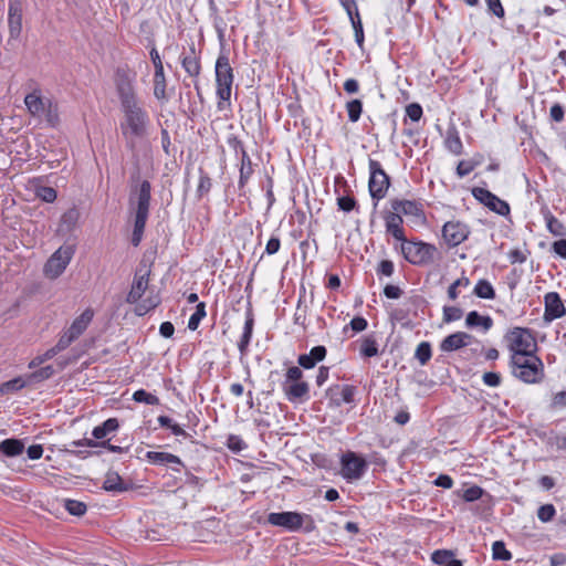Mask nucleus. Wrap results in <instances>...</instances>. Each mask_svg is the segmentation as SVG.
Instances as JSON below:
<instances>
[{
  "mask_svg": "<svg viewBox=\"0 0 566 566\" xmlns=\"http://www.w3.org/2000/svg\"><path fill=\"white\" fill-rule=\"evenodd\" d=\"M482 379H483L484 385H486L489 387H497L501 384L500 374L493 373V371L484 373Z\"/></svg>",
  "mask_w": 566,
  "mask_h": 566,
  "instance_id": "obj_60",
  "label": "nucleus"
},
{
  "mask_svg": "<svg viewBox=\"0 0 566 566\" xmlns=\"http://www.w3.org/2000/svg\"><path fill=\"white\" fill-rule=\"evenodd\" d=\"M545 220H546V224H547V229L548 231L556 235V237H563L565 234V227L563 226V223L557 219L555 218L553 214L548 213L546 217H545Z\"/></svg>",
  "mask_w": 566,
  "mask_h": 566,
  "instance_id": "obj_43",
  "label": "nucleus"
},
{
  "mask_svg": "<svg viewBox=\"0 0 566 566\" xmlns=\"http://www.w3.org/2000/svg\"><path fill=\"white\" fill-rule=\"evenodd\" d=\"M206 316V304L203 302L199 303L196 307L195 313L190 316L188 321V328L190 331H196L201 322V319Z\"/></svg>",
  "mask_w": 566,
  "mask_h": 566,
  "instance_id": "obj_44",
  "label": "nucleus"
},
{
  "mask_svg": "<svg viewBox=\"0 0 566 566\" xmlns=\"http://www.w3.org/2000/svg\"><path fill=\"white\" fill-rule=\"evenodd\" d=\"M482 494H483V490L478 485H473V486L464 490L462 497L467 502H474V501L479 500L482 496Z\"/></svg>",
  "mask_w": 566,
  "mask_h": 566,
  "instance_id": "obj_56",
  "label": "nucleus"
},
{
  "mask_svg": "<svg viewBox=\"0 0 566 566\" xmlns=\"http://www.w3.org/2000/svg\"><path fill=\"white\" fill-rule=\"evenodd\" d=\"M402 222V217L395 211L385 216L386 231L401 243L406 240Z\"/></svg>",
  "mask_w": 566,
  "mask_h": 566,
  "instance_id": "obj_21",
  "label": "nucleus"
},
{
  "mask_svg": "<svg viewBox=\"0 0 566 566\" xmlns=\"http://www.w3.org/2000/svg\"><path fill=\"white\" fill-rule=\"evenodd\" d=\"M181 65L189 76L198 77L200 75V57L196 52L195 45H191L189 53L181 57Z\"/></svg>",
  "mask_w": 566,
  "mask_h": 566,
  "instance_id": "obj_23",
  "label": "nucleus"
},
{
  "mask_svg": "<svg viewBox=\"0 0 566 566\" xmlns=\"http://www.w3.org/2000/svg\"><path fill=\"white\" fill-rule=\"evenodd\" d=\"M506 340L509 343L511 355L516 353H534L536 347V343L532 333L528 329L522 327L513 328L506 335Z\"/></svg>",
  "mask_w": 566,
  "mask_h": 566,
  "instance_id": "obj_10",
  "label": "nucleus"
},
{
  "mask_svg": "<svg viewBox=\"0 0 566 566\" xmlns=\"http://www.w3.org/2000/svg\"><path fill=\"white\" fill-rule=\"evenodd\" d=\"M78 219V211L76 209H70L61 217L60 229L71 231Z\"/></svg>",
  "mask_w": 566,
  "mask_h": 566,
  "instance_id": "obj_36",
  "label": "nucleus"
},
{
  "mask_svg": "<svg viewBox=\"0 0 566 566\" xmlns=\"http://www.w3.org/2000/svg\"><path fill=\"white\" fill-rule=\"evenodd\" d=\"M36 196L45 202H53L56 199V191L52 187H40Z\"/></svg>",
  "mask_w": 566,
  "mask_h": 566,
  "instance_id": "obj_57",
  "label": "nucleus"
},
{
  "mask_svg": "<svg viewBox=\"0 0 566 566\" xmlns=\"http://www.w3.org/2000/svg\"><path fill=\"white\" fill-rule=\"evenodd\" d=\"M489 10L497 18H503L505 12L501 0H485Z\"/></svg>",
  "mask_w": 566,
  "mask_h": 566,
  "instance_id": "obj_61",
  "label": "nucleus"
},
{
  "mask_svg": "<svg viewBox=\"0 0 566 566\" xmlns=\"http://www.w3.org/2000/svg\"><path fill=\"white\" fill-rule=\"evenodd\" d=\"M42 117L45 119L49 126L55 127L60 120L57 104L51 101L48 107L44 109V115Z\"/></svg>",
  "mask_w": 566,
  "mask_h": 566,
  "instance_id": "obj_42",
  "label": "nucleus"
},
{
  "mask_svg": "<svg viewBox=\"0 0 566 566\" xmlns=\"http://www.w3.org/2000/svg\"><path fill=\"white\" fill-rule=\"evenodd\" d=\"M147 219L148 218L135 217L132 235V243L135 247H137L142 241Z\"/></svg>",
  "mask_w": 566,
  "mask_h": 566,
  "instance_id": "obj_41",
  "label": "nucleus"
},
{
  "mask_svg": "<svg viewBox=\"0 0 566 566\" xmlns=\"http://www.w3.org/2000/svg\"><path fill=\"white\" fill-rule=\"evenodd\" d=\"M64 507L70 514L75 516H81L86 512V505L76 500H65Z\"/></svg>",
  "mask_w": 566,
  "mask_h": 566,
  "instance_id": "obj_48",
  "label": "nucleus"
},
{
  "mask_svg": "<svg viewBox=\"0 0 566 566\" xmlns=\"http://www.w3.org/2000/svg\"><path fill=\"white\" fill-rule=\"evenodd\" d=\"M157 421L161 427L170 429L175 436H187L186 431L167 416H159Z\"/></svg>",
  "mask_w": 566,
  "mask_h": 566,
  "instance_id": "obj_46",
  "label": "nucleus"
},
{
  "mask_svg": "<svg viewBox=\"0 0 566 566\" xmlns=\"http://www.w3.org/2000/svg\"><path fill=\"white\" fill-rule=\"evenodd\" d=\"M493 557L495 559H500V560H510L512 555L505 548V546H504V544L502 542H495L493 544Z\"/></svg>",
  "mask_w": 566,
  "mask_h": 566,
  "instance_id": "obj_50",
  "label": "nucleus"
},
{
  "mask_svg": "<svg viewBox=\"0 0 566 566\" xmlns=\"http://www.w3.org/2000/svg\"><path fill=\"white\" fill-rule=\"evenodd\" d=\"M555 513H556V511H555L554 505L545 504L538 509L537 517L539 521L546 523V522H549L554 517Z\"/></svg>",
  "mask_w": 566,
  "mask_h": 566,
  "instance_id": "obj_51",
  "label": "nucleus"
},
{
  "mask_svg": "<svg viewBox=\"0 0 566 566\" xmlns=\"http://www.w3.org/2000/svg\"><path fill=\"white\" fill-rule=\"evenodd\" d=\"M154 95L158 99L166 98V77L165 72L155 71L154 75Z\"/></svg>",
  "mask_w": 566,
  "mask_h": 566,
  "instance_id": "obj_34",
  "label": "nucleus"
},
{
  "mask_svg": "<svg viewBox=\"0 0 566 566\" xmlns=\"http://www.w3.org/2000/svg\"><path fill=\"white\" fill-rule=\"evenodd\" d=\"M303 371L296 367H290L285 374V380L282 384L283 391L290 401H296L308 396V384L302 381Z\"/></svg>",
  "mask_w": 566,
  "mask_h": 566,
  "instance_id": "obj_7",
  "label": "nucleus"
},
{
  "mask_svg": "<svg viewBox=\"0 0 566 566\" xmlns=\"http://www.w3.org/2000/svg\"><path fill=\"white\" fill-rule=\"evenodd\" d=\"M252 163L245 150H242L241 167H240V185H243L252 175Z\"/></svg>",
  "mask_w": 566,
  "mask_h": 566,
  "instance_id": "obj_40",
  "label": "nucleus"
},
{
  "mask_svg": "<svg viewBox=\"0 0 566 566\" xmlns=\"http://www.w3.org/2000/svg\"><path fill=\"white\" fill-rule=\"evenodd\" d=\"M56 355V353L54 352L53 348H50L48 349L44 354L42 355H39L36 357H34L30 363H29V368H36L38 366L42 365L43 363L52 359L54 356Z\"/></svg>",
  "mask_w": 566,
  "mask_h": 566,
  "instance_id": "obj_55",
  "label": "nucleus"
},
{
  "mask_svg": "<svg viewBox=\"0 0 566 566\" xmlns=\"http://www.w3.org/2000/svg\"><path fill=\"white\" fill-rule=\"evenodd\" d=\"M115 82L123 114L119 123L120 133L125 139L126 147L135 151L138 144L148 136L149 116L136 96L134 88L135 74L130 71L118 69Z\"/></svg>",
  "mask_w": 566,
  "mask_h": 566,
  "instance_id": "obj_1",
  "label": "nucleus"
},
{
  "mask_svg": "<svg viewBox=\"0 0 566 566\" xmlns=\"http://www.w3.org/2000/svg\"><path fill=\"white\" fill-rule=\"evenodd\" d=\"M465 325L469 328L481 327L484 332H488L493 326V319L489 315L483 316L476 311H471L467 315Z\"/></svg>",
  "mask_w": 566,
  "mask_h": 566,
  "instance_id": "obj_27",
  "label": "nucleus"
},
{
  "mask_svg": "<svg viewBox=\"0 0 566 566\" xmlns=\"http://www.w3.org/2000/svg\"><path fill=\"white\" fill-rule=\"evenodd\" d=\"M462 314V310L459 307L446 306L443 308V319L447 323L460 319Z\"/></svg>",
  "mask_w": 566,
  "mask_h": 566,
  "instance_id": "obj_54",
  "label": "nucleus"
},
{
  "mask_svg": "<svg viewBox=\"0 0 566 566\" xmlns=\"http://www.w3.org/2000/svg\"><path fill=\"white\" fill-rule=\"evenodd\" d=\"M342 476L347 481L359 480L367 470V462L355 452L348 451L342 455Z\"/></svg>",
  "mask_w": 566,
  "mask_h": 566,
  "instance_id": "obj_11",
  "label": "nucleus"
},
{
  "mask_svg": "<svg viewBox=\"0 0 566 566\" xmlns=\"http://www.w3.org/2000/svg\"><path fill=\"white\" fill-rule=\"evenodd\" d=\"M227 447L233 452H241L247 448V443L241 437L230 434L227 439Z\"/></svg>",
  "mask_w": 566,
  "mask_h": 566,
  "instance_id": "obj_49",
  "label": "nucleus"
},
{
  "mask_svg": "<svg viewBox=\"0 0 566 566\" xmlns=\"http://www.w3.org/2000/svg\"><path fill=\"white\" fill-rule=\"evenodd\" d=\"M211 179L207 174L201 172L199 177V184L197 187V193L199 197L207 195L211 189Z\"/></svg>",
  "mask_w": 566,
  "mask_h": 566,
  "instance_id": "obj_52",
  "label": "nucleus"
},
{
  "mask_svg": "<svg viewBox=\"0 0 566 566\" xmlns=\"http://www.w3.org/2000/svg\"><path fill=\"white\" fill-rule=\"evenodd\" d=\"M447 146L453 153L459 155L462 150V143L457 134H450L447 138Z\"/></svg>",
  "mask_w": 566,
  "mask_h": 566,
  "instance_id": "obj_58",
  "label": "nucleus"
},
{
  "mask_svg": "<svg viewBox=\"0 0 566 566\" xmlns=\"http://www.w3.org/2000/svg\"><path fill=\"white\" fill-rule=\"evenodd\" d=\"M23 0H9L8 25L12 39H18L22 31Z\"/></svg>",
  "mask_w": 566,
  "mask_h": 566,
  "instance_id": "obj_15",
  "label": "nucleus"
},
{
  "mask_svg": "<svg viewBox=\"0 0 566 566\" xmlns=\"http://www.w3.org/2000/svg\"><path fill=\"white\" fill-rule=\"evenodd\" d=\"M474 340V337L465 332H457L447 336L440 343L442 352H454L465 346H469Z\"/></svg>",
  "mask_w": 566,
  "mask_h": 566,
  "instance_id": "obj_18",
  "label": "nucleus"
},
{
  "mask_svg": "<svg viewBox=\"0 0 566 566\" xmlns=\"http://www.w3.org/2000/svg\"><path fill=\"white\" fill-rule=\"evenodd\" d=\"M346 111L348 114V119L352 123L358 122L363 112V103L360 99H352L346 104Z\"/></svg>",
  "mask_w": 566,
  "mask_h": 566,
  "instance_id": "obj_39",
  "label": "nucleus"
},
{
  "mask_svg": "<svg viewBox=\"0 0 566 566\" xmlns=\"http://www.w3.org/2000/svg\"><path fill=\"white\" fill-rule=\"evenodd\" d=\"M431 345L428 342H421L415 352V358L421 366H424L431 358Z\"/></svg>",
  "mask_w": 566,
  "mask_h": 566,
  "instance_id": "obj_37",
  "label": "nucleus"
},
{
  "mask_svg": "<svg viewBox=\"0 0 566 566\" xmlns=\"http://www.w3.org/2000/svg\"><path fill=\"white\" fill-rule=\"evenodd\" d=\"M369 181L368 189L373 199L380 200L385 198L390 185L389 176L385 172L379 161L369 159Z\"/></svg>",
  "mask_w": 566,
  "mask_h": 566,
  "instance_id": "obj_9",
  "label": "nucleus"
},
{
  "mask_svg": "<svg viewBox=\"0 0 566 566\" xmlns=\"http://www.w3.org/2000/svg\"><path fill=\"white\" fill-rule=\"evenodd\" d=\"M28 385H29L28 377L27 378L17 377V378H13V379H11L9 381L3 382L0 386V392L2 395L14 392V391L23 389Z\"/></svg>",
  "mask_w": 566,
  "mask_h": 566,
  "instance_id": "obj_33",
  "label": "nucleus"
},
{
  "mask_svg": "<svg viewBox=\"0 0 566 566\" xmlns=\"http://www.w3.org/2000/svg\"><path fill=\"white\" fill-rule=\"evenodd\" d=\"M471 231L467 223L459 220H451L442 227V239L449 248H455L464 242Z\"/></svg>",
  "mask_w": 566,
  "mask_h": 566,
  "instance_id": "obj_13",
  "label": "nucleus"
},
{
  "mask_svg": "<svg viewBox=\"0 0 566 566\" xmlns=\"http://www.w3.org/2000/svg\"><path fill=\"white\" fill-rule=\"evenodd\" d=\"M151 198V185L148 180H139V172L132 176L129 209L135 217L148 218Z\"/></svg>",
  "mask_w": 566,
  "mask_h": 566,
  "instance_id": "obj_4",
  "label": "nucleus"
},
{
  "mask_svg": "<svg viewBox=\"0 0 566 566\" xmlns=\"http://www.w3.org/2000/svg\"><path fill=\"white\" fill-rule=\"evenodd\" d=\"M75 339H77L69 329H66L52 348L56 354L66 349Z\"/></svg>",
  "mask_w": 566,
  "mask_h": 566,
  "instance_id": "obj_47",
  "label": "nucleus"
},
{
  "mask_svg": "<svg viewBox=\"0 0 566 566\" xmlns=\"http://www.w3.org/2000/svg\"><path fill=\"white\" fill-rule=\"evenodd\" d=\"M406 114L412 122H418L422 116V108L419 104H409L406 107Z\"/></svg>",
  "mask_w": 566,
  "mask_h": 566,
  "instance_id": "obj_59",
  "label": "nucleus"
},
{
  "mask_svg": "<svg viewBox=\"0 0 566 566\" xmlns=\"http://www.w3.org/2000/svg\"><path fill=\"white\" fill-rule=\"evenodd\" d=\"M326 356V348L322 345L313 347L308 354L300 355L297 363L305 369L313 368L317 363L322 361Z\"/></svg>",
  "mask_w": 566,
  "mask_h": 566,
  "instance_id": "obj_22",
  "label": "nucleus"
},
{
  "mask_svg": "<svg viewBox=\"0 0 566 566\" xmlns=\"http://www.w3.org/2000/svg\"><path fill=\"white\" fill-rule=\"evenodd\" d=\"M54 375V369L52 366L42 367L30 375H28L29 384L40 382L51 378Z\"/></svg>",
  "mask_w": 566,
  "mask_h": 566,
  "instance_id": "obj_38",
  "label": "nucleus"
},
{
  "mask_svg": "<svg viewBox=\"0 0 566 566\" xmlns=\"http://www.w3.org/2000/svg\"><path fill=\"white\" fill-rule=\"evenodd\" d=\"M545 303V312H544V321L546 323H551L554 319L560 318L566 314L565 305L556 292H549L544 297Z\"/></svg>",
  "mask_w": 566,
  "mask_h": 566,
  "instance_id": "obj_16",
  "label": "nucleus"
},
{
  "mask_svg": "<svg viewBox=\"0 0 566 566\" xmlns=\"http://www.w3.org/2000/svg\"><path fill=\"white\" fill-rule=\"evenodd\" d=\"M233 78V69L230 65L228 55L220 53L216 62V83L217 96L221 102L230 101Z\"/></svg>",
  "mask_w": 566,
  "mask_h": 566,
  "instance_id": "obj_5",
  "label": "nucleus"
},
{
  "mask_svg": "<svg viewBox=\"0 0 566 566\" xmlns=\"http://www.w3.org/2000/svg\"><path fill=\"white\" fill-rule=\"evenodd\" d=\"M431 559L438 565H446L451 559V555L447 551H436L433 552Z\"/></svg>",
  "mask_w": 566,
  "mask_h": 566,
  "instance_id": "obj_63",
  "label": "nucleus"
},
{
  "mask_svg": "<svg viewBox=\"0 0 566 566\" xmlns=\"http://www.w3.org/2000/svg\"><path fill=\"white\" fill-rule=\"evenodd\" d=\"M24 446L18 439H6L0 443V451L7 457H17L22 453Z\"/></svg>",
  "mask_w": 566,
  "mask_h": 566,
  "instance_id": "obj_30",
  "label": "nucleus"
},
{
  "mask_svg": "<svg viewBox=\"0 0 566 566\" xmlns=\"http://www.w3.org/2000/svg\"><path fill=\"white\" fill-rule=\"evenodd\" d=\"M133 399L136 402H144L150 406H156L159 403V399L157 396L149 394L144 389L136 390L133 395Z\"/></svg>",
  "mask_w": 566,
  "mask_h": 566,
  "instance_id": "obj_45",
  "label": "nucleus"
},
{
  "mask_svg": "<svg viewBox=\"0 0 566 566\" xmlns=\"http://www.w3.org/2000/svg\"><path fill=\"white\" fill-rule=\"evenodd\" d=\"M470 284V280L467 276H461L460 279L455 280L448 289V296L454 301L458 297V291L457 286H463L467 287Z\"/></svg>",
  "mask_w": 566,
  "mask_h": 566,
  "instance_id": "obj_53",
  "label": "nucleus"
},
{
  "mask_svg": "<svg viewBox=\"0 0 566 566\" xmlns=\"http://www.w3.org/2000/svg\"><path fill=\"white\" fill-rule=\"evenodd\" d=\"M473 197L488 207L491 211L500 214L507 216L510 213V206L506 201L500 199L497 196L488 189L475 187L472 189Z\"/></svg>",
  "mask_w": 566,
  "mask_h": 566,
  "instance_id": "obj_14",
  "label": "nucleus"
},
{
  "mask_svg": "<svg viewBox=\"0 0 566 566\" xmlns=\"http://www.w3.org/2000/svg\"><path fill=\"white\" fill-rule=\"evenodd\" d=\"M401 253L411 264L423 265L433 262L437 248L430 243L405 240L401 243Z\"/></svg>",
  "mask_w": 566,
  "mask_h": 566,
  "instance_id": "obj_6",
  "label": "nucleus"
},
{
  "mask_svg": "<svg viewBox=\"0 0 566 566\" xmlns=\"http://www.w3.org/2000/svg\"><path fill=\"white\" fill-rule=\"evenodd\" d=\"M512 375L525 384H537L544 378V364L535 353L512 354Z\"/></svg>",
  "mask_w": 566,
  "mask_h": 566,
  "instance_id": "obj_3",
  "label": "nucleus"
},
{
  "mask_svg": "<svg viewBox=\"0 0 566 566\" xmlns=\"http://www.w3.org/2000/svg\"><path fill=\"white\" fill-rule=\"evenodd\" d=\"M473 169H474V164H472L471 161L462 160L458 164L457 175L460 178H463V177L468 176Z\"/></svg>",
  "mask_w": 566,
  "mask_h": 566,
  "instance_id": "obj_64",
  "label": "nucleus"
},
{
  "mask_svg": "<svg viewBox=\"0 0 566 566\" xmlns=\"http://www.w3.org/2000/svg\"><path fill=\"white\" fill-rule=\"evenodd\" d=\"M149 274L150 271L148 269H138L126 297L127 303L135 304L134 312L137 316L146 315L155 310L161 302L159 294L153 291H149V294L142 300L149 287Z\"/></svg>",
  "mask_w": 566,
  "mask_h": 566,
  "instance_id": "obj_2",
  "label": "nucleus"
},
{
  "mask_svg": "<svg viewBox=\"0 0 566 566\" xmlns=\"http://www.w3.org/2000/svg\"><path fill=\"white\" fill-rule=\"evenodd\" d=\"M360 355L364 357H374L378 355V344L373 336H366L360 340Z\"/></svg>",
  "mask_w": 566,
  "mask_h": 566,
  "instance_id": "obj_32",
  "label": "nucleus"
},
{
  "mask_svg": "<svg viewBox=\"0 0 566 566\" xmlns=\"http://www.w3.org/2000/svg\"><path fill=\"white\" fill-rule=\"evenodd\" d=\"M73 245L60 247L46 261L43 273L48 279H57L67 268L74 255Z\"/></svg>",
  "mask_w": 566,
  "mask_h": 566,
  "instance_id": "obj_8",
  "label": "nucleus"
},
{
  "mask_svg": "<svg viewBox=\"0 0 566 566\" xmlns=\"http://www.w3.org/2000/svg\"><path fill=\"white\" fill-rule=\"evenodd\" d=\"M146 458L153 463L158 465H170L172 470L179 472L182 462L180 458L168 452L148 451Z\"/></svg>",
  "mask_w": 566,
  "mask_h": 566,
  "instance_id": "obj_20",
  "label": "nucleus"
},
{
  "mask_svg": "<svg viewBox=\"0 0 566 566\" xmlns=\"http://www.w3.org/2000/svg\"><path fill=\"white\" fill-rule=\"evenodd\" d=\"M344 8L348 14V18L350 20V23L354 29L355 33V41L358 44V46H363L364 43V30H363V23L358 13V10L356 8L355 1L350 0V3L344 2Z\"/></svg>",
  "mask_w": 566,
  "mask_h": 566,
  "instance_id": "obj_19",
  "label": "nucleus"
},
{
  "mask_svg": "<svg viewBox=\"0 0 566 566\" xmlns=\"http://www.w3.org/2000/svg\"><path fill=\"white\" fill-rule=\"evenodd\" d=\"M254 318L253 314L249 311L245 315V322L243 327V333L241 335L240 342L238 343V348L241 355H244L247 348L251 342L252 333H253Z\"/></svg>",
  "mask_w": 566,
  "mask_h": 566,
  "instance_id": "obj_28",
  "label": "nucleus"
},
{
  "mask_svg": "<svg viewBox=\"0 0 566 566\" xmlns=\"http://www.w3.org/2000/svg\"><path fill=\"white\" fill-rule=\"evenodd\" d=\"M118 420L116 418H109L104 421L101 426L93 429L92 434L94 439H104L108 433L115 432L118 429Z\"/></svg>",
  "mask_w": 566,
  "mask_h": 566,
  "instance_id": "obj_29",
  "label": "nucleus"
},
{
  "mask_svg": "<svg viewBox=\"0 0 566 566\" xmlns=\"http://www.w3.org/2000/svg\"><path fill=\"white\" fill-rule=\"evenodd\" d=\"M103 489L107 492L120 493L129 489L120 475L115 471H108L105 475Z\"/></svg>",
  "mask_w": 566,
  "mask_h": 566,
  "instance_id": "obj_26",
  "label": "nucleus"
},
{
  "mask_svg": "<svg viewBox=\"0 0 566 566\" xmlns=\"http://www.w3.org/2000/svg\"><path fill=\"white\" fill-rule=\"evenodd\" d=\"M305 521L313 522L310 515L297 512L270 513L268 522L274 526L286 528L287 531H298Z\"/></svg>",
  "mask_w": 566,
  "mask_h": 566,
  "instance_id": "obj_12",
  "label": "nucleus"
},
{
  "mask_svg": "<svg viewBox=\"0 0 566 566\" xmlns=\"http://www.w3.org/2000/svg\"><path fill=\"white\" fill-rule=\"evenodd\" d=\"M52 99L42 96L40 90H34L24 97V105L29 114L36 118H42L44 109Z\"/></svg>",
  "mask_w": 566,
  "mask_h": 566,
  "instance_id": "obj_17",
  "label": "nucleus"
},
{
  "mask_svg": "<svg viewBox=\"0 0 566 566\" xmlns=\"http://www.w3.org/2000/svg\"><path fill=\"white\" fill-rule=\"evenodd\" d=\"M337 205L340 210L349 212L355 208L356 201L354 198L345 196L337 199Z\"/></svg>",
  "mask_w": 566,
  "mask_h": 566,
  "instance_id": "obj_62",
  "label": "nucleus"
},
{
  "mask_svg": "<svg viewBox=\"0 0 566 566\" xmlns=\"http://www.w3.org/2000/svg\"><path fill=\"white\" fill-rule=\"evenodd\" d=\"M392 210L398 214L419 217L422 212L421 205L415 200H392Z\"/></svg>",
  "mask_w": 566,
  "mask_h": 566,
  "instance_id": "obj_24",
  "label": "nucleus"
},
{
  "mask_svg": "<svg viewBox=\"0 0 566 566\" xmlns=\"http://www.w3.org/2000/svg\"><path fill=\"white\" fill-rule=\"evenodd\" d=\"M94 317V311L86 308L81 315H78L67 328L76 338H78L91 324Z\"/></svg>",
  "mask_w": 566,
  "mask_h": 566,
  "instance_id": "obj_25",
  "label": "nucleus"
},
{
  "mask_svg": "<svg viewBox=\"0 0 566 566\" xmlns=\"http://www.w3.org/2000/svg\"><path fill=\"white\" fill-rule=\"evenodd\" d=\"M473 292L480 298L493 300L495 297V291L492 284L486 280H479Z\"/></svg>",
  "mask_w": 566,
  "mask_h": 566,
  "instance_id": "obj_31",
  "label": "nucleus"
},
{
  "mask_svg": "<svg viewBox=\"0 0 566 566\" xmlns=\"http://www.w3.org/2000/svg\"><path fill=\"white\" fill-rule=\"evenodd\" d=\"M339 390V397L333 398V401L336 406H340L343 403H352L354 401L355 396V387L345 385L342 387H336Z\"/></svg>",
  "mask_w": 566,
  "mask_h": 566,
  "instance_id": "obj_35",
  "label": "nucleus"
}]
</instances>
